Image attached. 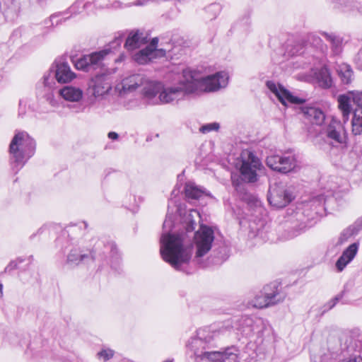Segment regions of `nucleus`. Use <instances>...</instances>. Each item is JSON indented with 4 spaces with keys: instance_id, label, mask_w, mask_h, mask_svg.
I'll list each match as a JSON object with an SVG mask.
<instances>
[{
    "instance_id": "1",
    "label": "nucleus",
    "mask_w": 362,
    "mask_h": 362,
    "mask_svg": "<svg viewBox=\"0 0 362 362\" xmlns=\"http://www.w3.org/2000/svg\"><path fill=\"white\" fill-rule=\"evenodd\" d=\"M214 238V232L211 227L201 225L194 233L196 251L192 258L193 244L187 240L186 234L163 233L160 238V255L176 270H182V265L191 260L195 264L204 267V257L211 250Z\"/></svg>"
},
{
    "instance_id": "2",
    "label": "nucleus",
    "mask_w": 362,
    "mask_h": 362,
    "mask_svg": "<svg viewBox=\"0 0 362 362\" xmlns=\"http://www.w3.org/2000/svg\"><path fill=\"white\" fill-rule=\"evenodd\" d=\"M228 81V74L223 71L202 78L198 72L186 69L183 70L182 78L177 85H163L158 99L162 104L177 103L191 93L214 92L225 88Z\"/></svg>"
},
{
    "instance_id": "3",
    "label": "nucleus",
    "mask_w": 362,
    "mask_h": 362,
    "mask_svg": "<svg viewBox=\"0 0 362 362\" xmlns=\"http://www.w3.org/2000/svg\"><path fill=\"white\" fill-rule=\"evenodd\" d=\"M217 334L208 328H202L188 341L187 347L196 362H236L238 349L234 346L228 347L223 351L211 350L214 346V340Z\"/></svg>"
},
{
    "instance_id": "4",
    "label": "nucleus",
    "mask_w": 362,
    "mask_h": 362,
    "mask_svg": "<svg viewBox=\"0 0 362 362\" xmlns=\"http://www.w3.org/2000/svg\"><path fill=\"white\" fill-rule=\"evenodd\" d=\"M35 151V140L26 132H16L9 145L12 170L17 173L34 155Z\"/></svg>"
},
{
    "instance_id": "5",
    "label": "nucleus",
    "mask_w": 362,
    "mask_h": 362,
    "mask_svg": "<svg viewBox=\"0 0 362 362\" xmlns=\"http://www.w3.org/2000/svg\"><path fill=\"white\" fill-rule=\"evenodd\" d=\"M325 141L332 147L346 145L347 132L344 124L336 118H332L322 130Z\"/></svg>"
},
{
    "instance_id": "6",
    "label": "nucleus",
    "mask_w": 362,
    "mask_h": 362,
    "mask_svg": "<svg viewBox=\"0 0 362 362\" xmlns=\"http://www.w3.org/2000/svg\"><path fill=\"white\" fill-rule=\"evenodd\" d=\"M240 173L243 180L248 182L257 181V171L262 167L260 160L252 152L245 150L241 153Z\"/></svg>"
},
{
    "instance_id": "7",
    "label": "nucleus",
    "mask_w": 362,
    "mask_h": 362,
    "mask_svg": "<svg viewBox=\"0 0 362 362\" xmlns=\"http://www.w3.org/2000/svg\"><path fill=\"white\" fill-rule=\"evenodd\" d=\"M285 295L280 293L276 283H272L265 286L263 292L257 295L252 301L255 308H264L274 305L284 300Z\"/></svg>"
},
{
    "instance_id": "8",
    "label": "nucleus",
    "mask_w": 362,
    "mask_h": 362,
    "mask_svg": "<svg viewBox=\"0 0 362 362\" xmlns=\"http://www.w3.org/2000/svg\"><path fill=\"white\" fill-rule=\"evenodd\" d=\"M267 165L273 170L288 173L296 166V160L292 155L272 154L266 159Z\"/></svg>"
},
{
    "instance_id": "9",
    "label": "nucleus",
    "mask_w": 362,
    "mask_h": 362,
    "mask_svg": "<svg viewBox=\"0 0 362 362\" xmlns=\"http://www.w3.org/2000/svg\"><path fill=\"white\" fill-rule=\"evenodd\" d=\"M293 199L292 193L282 184H274L269 189L268 201L276 208L285 207Z\"/></svg>"
},
{
    "instance_id": "10",
    "label": "nucleus",
    "mask_w": 362,
    "mask_h": 362,
    "mask_svg": "<svg viewBox=\"0 0 362 362\" xmlns=\"http://www.w3.org/2000/svg\"><path fill=\"white\" fill-rule=\"evenodd\" d=\"M266 85L268 89L277 97L279 100L284 105H287L288 103L296 105L303 104L305 102L304 99L293 95L284 86L279 83L276 84L272 81H267Z\"/></svg>"
},
{
    "instance_id": "11",
    "label": "nucleus",
    "mask_w": 362,
    "mask_h": 362,
    "mask_svg": "<svg viewBox=\"0 0 362 362\" xmlns=\"http://www.w3.org/2000/svg\"><path fill=\"white\" fill-rule=\"evenodd\" d=\"M111 88L110 77L107 74H101L92 78L88 90L96 98L107 93Z\"/></svg>"
},
{
    "instance_id": "12",
    "label": "nucleus",
    "mask_w": 362,
    "mask_h": 362,
    "mask_svg": "<svg viewBox=\"0 0 362 362\" xmlns=\"http://www.w3.org/2000/svg\"><path fill=\"white\" fill-rule=\"evenodd\" d=\"M49 73L55 79L61 83H66L71 81L76 78V75L73 72L70 68V66L66 62L59 60L55 62V70L53 71L51 70Z\"/></svg>"
},
{
    "instance_id": "13",
    "label": "nucleus",
    "mask_w": 362,
    "mask_h": 362,
    "mask_svg": "<svg viewBox=\"0 0 362 362\" xmlns=\"http://www.w3.org/2000/svg\"><path fill=\"white\" fill-rule=\"evenodd\" d=\"M146 78L141 74H133L124 78L122 82L118 84L116 88L120 94L127 93L136 90L138 87L143 86Z\"/></svg>"
},
{
    "instance_id": "14",
    "label": "nucleus",
    "mask_w": 362,
    "mask_h": 362,
    "mask_svg": "<svg viewBox=\"0 0 362 362\" xmlns=\"http://www.w3.org/2000/svg\"><path fill=\"white\" fill-rule=\"evenodd\" d=\"M353 100L357 107L351 121L352 132L354 135H360L362 134V91L354 93Z\"/></svg>"
},
{
    "instance_id": "15",
    "label": "nucleus",
    "mask_w": 362,
    "mask_h": 362,
    "mask_svg": "<svg viewBox=\"0 0 362 362\" xmlns=\"http://www.w3.org/2000/svg\"><path fill=\"white\" fill-rule=\"evenodd\" d=\"M185 194L188 202L202 200L206 197L213 198V196L209 192L192 182L185 184Z\"/></svg>"
},
{
    "instance_id": "16",
    "label": "nucleus",
    "mask_w": 362,
    "mask_h": 362,
    "mask_svg": "<svg viewBox=\"0 0 362 362\" xmlns=\"http://www.w3.org/2000/svg\"><path fill=\"white\" fill-rule=\"evenodd\" d=\"M147 42V37L144 35V33L139 30H132L128 34L124 43V47L128 51H133L146 45Z\"/></svg>"
},
{
    "instance_id": "17",
    "label": "nucleus",
    "mask_w": 362,
    "mask_h": 362,
    "mask_svg": "<svg viewBox=\"0 0 362 362\" xmlns=\"http://www.w3.org/2000/svg\"><path fill=\"white\" fill-rule=\"evenodd\" d=\"M165 52L164 49L154 50L151 47H145L134 55V59L140 64H145L154 58L164 57Z\"/></svg>"
},
{
    "instance_id": "18",
    "label": "nucleus",
    "mask_w": 362,
    "mask_h": 362,
    "mask_svg": "<svg viewBox=\"0 0 362 362\" xmlns=\"http://www.w3.org/2000/svg\"><path fill=\"white\" fill-rule=\"evenodd\" d=\"M358 243H354L350 245L341 254L336 262V267L339 272H341L346 266L351 262L357 254Z\"/></svg>"
},
{
    "instance_id": "19",
    "label": "nucleus",
    "mask_w": 362,
    "mask_h": 362,
    "mask_svg": "<svg viewBox=\"0 0 362 362\" xmlns=\"http://www.w3.org/2000/svg\"><path fill=\"white\" fill-rule=\"evenodd\" d=\"M301 111L308 120L317 125H321L325 119V115L320 108L315 107H303Z\"/></svg>"
},
{
    "instance_id": "20",
    "label": "nucleus",
    "mask_w": 362,
    "mask_h": 362,
    "mask_svg": "<svg viewBox=\"0 0 362 362\" xmlns=\"http://www.w3.org/2000/svg\"><path fill=\"white\" fill-rule=\"evenodd\" d=\"M59 95L67 101L78 102L83 95V90L78 88L72 86H66L59 90Z\"/></svg>"
},
{
    "instance_id": "21",
    "label": "nucleus",
    "mask_w": 362,
    "mask_h": 362,
    "mask_svg": "<svg viewBox=\"0 0 362 362\" xmlns=\"http://www.w3.org/2000/svg\"><path fill=\"white\" fill-rule=\"evenodd\" d=\"M43 86L45 90V98L46 100L52 105L56 106L57 105V101L56 100L52 88L55 85L54 80L53 76L50 73H47L43 76Z\"/></svg>"
},
{
    "instance_id": "22",
    "label": "nucleus",
    "mask_w": 362,
    "mask_h": 362,
    "mask_svg": "<svg viewBox=\"0 0 362 362\" xmlns=\"http://www.w3.org/2000/svg\"><path fill=\"white\" fill-rule=\"evenodd\" d=\"M323 36L329 43L332 51L334 54L337 55L340 54L343 49L344 38L334 33L320 32Z\"/></svg>"
},
{
    "instance_id": "23",
    "label": "nucleus",
    "mask_w": 362,
    "mask_h": 362,
    "mask_svg": "<svg viewBox=\"0 0 362 362\" xmlns=\"http://www.w3.org/2000/svg\"><path fill=\"white\" fill-rule=\"evenodd\" d=\"M362 228V218L358 219L353 225L345 228L340 234L338 244L342 245L349 238L356 235Z\"/></svg>"
},
{
    "instance_id": "24",
    "label": "nucleus",
    "mask_w": 362,
    "mask_h": 362,
    "mask_svg": "<svg viewBox=\"0 0 362 362\" xmlns=\"http://www.w3.org/2000/svg\"><path fill=\"white\" fill-rule=\"evenodd\" d=\"M163 84L160 82L148 81L146 78V81L143 85L142 93L144 97L151 99L157 94H160Z\"/></svg>"
},
{
    "instance_id": "25",
    "label": "nucleus",
    "mask_w": 362,
    "mask_h": 362,
    "mask_svg": "<svg viewBox=\"0 0 362 362\" xmlns=\"http://www.w3.org/2000/svg\"><path fill=\"white\" fill-rule=\"evenodd\" d=\"M91 256L88 254H82L79 249H72L67 255L66 264L71 267L76 266L80 262L90 259Z\"/></svg>"
},
{
    "instance_id": "26",
    "label": "nucleus",
    "mask_w": 362,
    "mask_h": 362,
    "mask_svg": "<svg viewBox=\"0 0 362 362\" xmlns=\"http://www.w3.org/2000/svg\"><path fill=\"white\" fill-rule=\"evenodd\" d=\"M315 74L320 86L324 88H328L332 86V79L330 71L327 67H322Z\"/></svg>"
},
{
    "instance_id": "27",
    "label": "nucleus",
    "mask_w": 362,
    "mask_h": 362,
    "mask_svg": "<svg viewBox=\"0 0 362 362\" xmlns=\"http://www.w3.org/2000/svg\"><path fill=\"white\" fill-rule=\"evenodd\" d=\"M110 54V49H102L98 52H93L90 54H86L91 69H95L100 66L102 64L105 56Z\"/></svg>"
},
{
    "instance_id": "28",
    "label": "nucleus",
    "mask_w": 362,
    "mask_h": 362,
    "mask_svg": "<svg viewBox=\"0 0 362 362\" xmlns=\"http://www.w3.org/2000/svg\"><path fill=\"white\" fill-rule=\"evenodd\" d=\"M339 108L341 111L344 123L349 120L351 107L350 105V98L346 95H340L338 97Z\"/></svg>"
},
{
    "instance_id": "29",
    "label": "nucleus",
    "mask_w": 362,
    "mask_h": 362,
    "mask_svg": "<svg viewBox=\"0 0 362 362\" xmlns=\"http://www.w3.org/2000/svg\"><path fill=\"white\" fill-rule=\"evenodd\" d=\"M341 81L344 84H349L353 79V71L350 65L341 64L337 69Z\"/></svg>"
},
{
    "instance_id": "30",
    "label": "nucleus",
    "mask_w": 362,
    "mask_h": 362,
    "mask_svg": "<svg viewBox=\"0 0 362 362\" xmlns=\"http://www.w3.org/2000/svg\"><path fill=\"white\" fill-rule=\"evenodd\" d=\"M306 225L304 223H295L293 226L288 227L285 235L286 239L293 238L305 230Z\"/></svg>"
},
{
    "instance_id": "31",
    "label": "nucleus",
    "mask_w": 362,
    "mask_h": 362,
    "mask_svg": "<svg viewBox=\"0 0 362 362\" xmlns=\"http://www.w3.org/2000/svg\"><path fill=\"white\" fill-rule=\"evenodd\" d=\"M347 351L349 356L339 362H362V350L354 349L353 346H348Z\"/></svg>"
},
{
    "instance_id": "32",
    "label": "nucleus",
    "mask_w": 362,
    "mask_h": 362,
    "mask_svg": "<svg viewBox=\"0 0 362 362\" xmlns=\"http://www.w3.org/2000/svg\"><path fill=\"white\" fill-rule=\"evenodd\" d=\"M124 33H117L115 35L114 40L111 41L105 48L104 49H110V54L114 52L117 48H119L123 41V38L124 37Z\"/></svg>"
},
{
    "instance_id": "33",
    "label": "nucleus",
    "mask_w": 362,
    "mask_h": 362,
    "mask_svg": "<svg viewBox=\"0 0 362 362\" xmlns=\"http://www.w3.org/2000/svg\"><path fill=\"white\" fill-rule=\"evenodd\" d=\"M88 60L90 59H88L87 55H83L81 58L74 61L73 63L74 64L76 69L83 71H89L91 69Z\"/></svg>"
},
{
    "instance_id": "34",
    "label": "nucleus",
    "mask_w": 362,
    "mask_h": 362,
    "mask_svg": "<svg viewBox=\"0 0 362 362\" xmlns=\"http://www.w3.org/2000/svg\"><path fill=\"white\" fill-rule=\"evenodd\" d=\"M194 215H196L197 216H199V214L197 210H191L186 218L187 223L186 226V233H192L197 225L196 221L192 220L191 218L194 216Z\"/></svg>"
},
{
    "instance_id": "35",
    "label": "nucleus",
    "mask_w": 362,
    "mask_h": 362,
    "mask_svg": "<svg viewBox=\"0 0 362 362\" xmlns=\"http://www.w3.org/2000/svg\"><path fill=\"white\" fill-rule=\"evenodd\" d=\"M219 127V124L217 122L209 123L202 126L199 131L203 134H206L211 131H217Z\"/></svg>"
},
{
    "instance_id": "36",
    "label": "nucleus",
    "mask_w": 362,
    "mask_h": 362,
    "mask_svg": "<svg viewBox=\"0 0 362 362\" xmlns=\"http://www.w3.org/2000/svg\"><path fill=\"white\" fill-rule=\"evenodd\" d=\"M24 261L23 259L18 257L15 260H12L9 262V264L4 269V272H10L12 270L16 269L18 268V264L22 263Z\"/></svg>"
},
{
    "instance_id": "37",
    "label": "nucleus",
    "mask_w": 362,
    "mask_h": 362,
    "mask_svg": "<svg viewBox=\"0 0 362 362\" xmlns=\"http://www.w3.org/2000/svg\"><path fill=\"white\" fill-rule=\"evenodd\" d=\"M114 355V351L111 349H103L101 351L98 352V356L100 358H103L104 361H106L111 358H112Z\"/></svg>"
},
{
    "instance_id": "38",
    "label": "nucleus",
    "mask_w": 362,
    "mask_h": 362,
    "mask_svg": "<svg viewBox=\"0 0 362 362\" xmlns=\"http://www.w3.org/2000/svg\"><path fill=\"white\" fill-rule=\"evenodd\" d=\"M343 297V292L338 294L337 296H335L332 300H331L328 303L329 308H332L338 302L339 300H341Z\"/></svg>"
},
{
    "instance_id": "39",
    "label": "nucleus",
    "mask_w": 362,
    "mask_h": 362,
    "mask_svg": "<svg viewBox=\"0 0 362 362\" xmlns=\"http://www.w3.org/2000/svg\"><path fill=\"white\" fill-rule=\"evenodd\" d=\"M158 42V39L157 37H154L152 39L150 45H147L146 47H151V49H153L154 50H158L159 49H156Z\"/></svg>"
},
{
    "instance_id": "40",
    "label": "nucleus",
    "mask_w": 362,
    "mask_h": 362,
    "mask_svg": "<svg viewBox=\"0 0 362 362\" xmlns=\"http://www.w3.org/2000/svg\"><path fill=\"white\" fill-rule=\"evenodd\" d=\"M308 39H309V40H313V43H315H315H318V42L321 41V40L318 37H316L313 34L310 35L309 37H308Z\"/></svg>"
},
{
    "instance_id": "41",
    "label": "nucleus",
    "mask_w": 362,
    "mask_h": 362,
    "mask_svg": "<svg viewBox=\"0 0 362 362\" xmlns=\"http://www.w3.org/2000/svg\"><path fill=\"white\" fill-rule=\"evenodd\" d=\"M108 137L110 139H117L118 138V134L115 132H110L108 133Z\"/></svg>"
},
{
    "instance_id": "42",
    "label": "nucleus",
    "mask_w": 362,
    "mask_h": 362,
    "mask_svg": "<svg viewBox=\"0 0 362 362\" xmlns=\"http://www.w3.org/2000/svg\"><path fill=\"white\" fill-rule=\"evenodd\" d=\"M313 202H319L320 203L323 202V204H325L326 199H325L323 195H320L317 198H315Z\"/></svg>"
},
{
    "instance_id": "43",
    "label": "nucleus",
    "mask_w": 362,
    "mask_h": 362,
    "mask_svg": "<svg viewBox=\"0 0 362 362\" xmlns=\"http://www.w3.org/2000/svg\"><path fill=\"white\" fill-rule=\"evenodd\" d=\"M208 9L209 10H211V11H219L220 10V8H219V6L218 4H211L210 5L209 7H208Z\"/></svg>"
},
{
    "instance_id": "44",
    "label": "nucleus",
    "mask_w": 362,
    "mask_h": 362,
    "mask_svg": "<svg viewBox=\"0 0 362 362\" xmlns=\"http://www.w3.org/2000/svg\"><path fill=\"white\" fill-rule=\"evenodd\" d=\"M243 321H244L245 324L247 326H250V325H251V323H252V319H251V318H250V317H245V318L243 319Z\"/></svg>"
},
{
    "instance_id": "45",
    "label": "nucleus",
    "mask_w": 362,
    "mask_h": 362,
    "mask_svg": "<svg viewBox=\"0 0 362 362\" xmlns=\"http://www.w3.org/2000/svg\"><path fill=\"white\" fill-rule=\"evenodd\" d=\"M170 228L171 227V221H169V220H167L165 219L164 223H163V228Z\"/></svg>"
},
{
    "instance_id": "46",
    "label": "nucleus",
    "mask_w": 362,
    "mask_h": 362,
    "mask_svg": "<svg viewBox=\"0 0 362 362\" xmlns=\"http://www.w3.org/2000/svg\"><path fill=\"white\" fill-rule=\"evenodd\" d=\"M112 8H117L121 7V3L119 1H115L112 3Z\"/></svg>"
},
{
    "instance_id": "47",
    "label": "nucleus",
    "mask_w": 362,
    "mask_h": 362,
    "mask_svg": "<svg viewBox=\"0 0 362 362\" xmlns=\"http://www.w3.org/2000/svg\"><path fill=\"white\" fill-rule=\"evenodd\" d=\"M223 250H224V252H226V249L224 247V248H223ZM218 258L221 259V262H223L227 259V255L226 253H224V255H221Z\"/></svg>"
},
{
    "instance_id": "48",
    "label": "nucleus",
    "mask_w": 362,
    "mask_h": 362,
    "mask_svg": "<svg viewBox=\"0 0 362 362\" xmlns=\"http://www.w3.org/2000/svg\"><path fill=\"white\" fill-rule=\"evenodd\" d=\"M357 60L361 61V65H362V50H360L357 54Z\"/></svg>"
},
{
    "instance_id": "49",
    "label": "nucleus",
    "mask_w": 362,
    "mask_h": 362,
    "mask_svg": "<svg viewBox=\"0 0 362 362\" xmlns=\"http://www.w3.org/2000/svg\"><path fill=\"white\" fill-rule=\"evenodd\" d=\"M124 57V54H121L120 57L118 59H115L116 62H122Z\"/></svg>"
},
{
    "instance_id": "50",
    "label": "nucleus",
    "mask_w": 362,
    "mask_h": 362,
    "mask_svg": "<svg viewBox=\"0 0 362 362\" xmlns=\"http://www.w3.org/2000/svg\"><path fill=\"white\" fill-rule=\"evenodd\" d=\"M2 289H3V285L1 284H0V296H1L3 294Z\"/></svg>"
},
{
    "instance_id": "51",
    "label": "nucleus",
    "mask_w": 362,
    "mask_h": 362,
    "mask_svg": "<svg viewBox=\"0 0 362 362\" xmlns=\"http://www.w3.org/2000/svg\"><path fill=\"white\" fill-rule=\"evenodd\" d=\"M164 362H172L171 361H165Z\"/></svg>"
}]
</instances>
